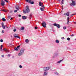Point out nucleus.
Segmentation results:
<instances>
[{"instance_id":"obj_1","label":"nucleus","mask_w":76,"mask_h":76,"mask_svg":"<svg viewBox=\"0 0 76 76\" xmlns=\"http://www.w3.org/2000/svg\"><path fill=\"white\" fill-rule=\"evenodd\" d=\"M24 51H25V49L23 48L21 49L18 54V56H21L23 54Z\"/></svg>"},{"instance_id":"obj_2","label":"nucleus","mask_w":76,"mask_h":76,"mask_svg":"<svg viewBox=\"0 0 76 76\" xmlns=\"http://www.w3.org/2000/svg\"><path fill=\"white\" fill-rule=\"evenodd\" d=\"M58 56V53H55L53 54L52 57L53 58H54L56 57H57Z\"/></svg>"},{"instance_id":"obj_3","label":"nucleus","mask_w":76,"mask_h":76,"mask_svg":"<svg viewBox=\"0 0 76 76\" xmlns=\"http://www.w3.org/2000/svg\"><path fill=\"white\" fill-rule=\"evenodd\" d=\"M43 69L44 71H47L50 69V67H44Z\"/></svg>"},{"instance_id":"obj_4","label":"nucleus","mask_w":76,"mask_h":76,"mask_svg":"<svg viewBox=\"0 0 76 76\" xmlns=\"http://www.w3.org/2000/svg\"><path fill=\"white\" fill-rule=\"evenodd\" d=\"M72 3H71L70 4V6H75L76 5V2L72 0Z\"/></svg>"},{"instance_id":"obj_5","label":"nucleus","mask_w":76,"mask_h":76,"mask_svg":"<svg viewBox=\"0 0 76 76\" xmlns=\"http://www.w3.org/2000/svg\"><path fill=\"white\" fill-rule=\"evenodd\" d=\"M23 12L24 14H26L27 13H29L30 12V10H23Z\"/></svg>"},{"instance_id":"obj_6","label":"nucleus","mask_w":76,"mask_h":76,"mask_svg":"<svg viewBox=\"0 0 76 76\" xmlns=\"http://www.w3.org/2000/svg\"><path fill=\"white\" fill-rule=\"evenodd\" d=\"M53 26H56L58 28H60V26L59 24H56V23H54L53 24Z\"/></svg>"},{"instance_id":"obj_7","label":"nucleus","mask_w":76,"mask_h":76,"mask_svg":"<svg viewBox=\"0 0 76 76\" xmlns=\"http://www.w3.org/2000/svg\"><path fill=\"white\" fill-rule=\"evenodd\" d=\"M42 25L43 27H44V28H45L46 27V23H45V21H44L42 22Z\"/></svg>"},{"instance_id":"obj_8","label":"nucleus","mask_w":76,"mask_h":76,"mask_svg":"<svg viewBox=\"0 0 76 76\" xmlns=\"http://www.w3.org/2000/svg\"><path fill=\"white\" fill-rule=\"evenodd\" d=\"M20 47V45L18 46L16 48H14V50L15 51H18V50H19Z\"/></svg>"},{"instance_id":"obj_9","label":"nucleus","mask_w":76,"mask_h":76,"mask_svg":"<svg viewBox=\"0 0 76 76\" xmlns=\"http://www.w3.org/2000/svg\"><path fill=\"white\" fill-rule=\"evenodd\" d=\"M15 8L16 10H19L20 9L19 6L18 5H16L15 6Z\"/></svg>"},{"instance_id":"obj_10","label":"nucleus","mask_w":76,"mask_h":76,"mask_svg":"<svg viewBox=\"0 0 76 76\" xmlns=\"http://www.w3.org/2000/svg\"><path fill=\"white\" fill-rule=\"evenodd\" d=\"M30 4H34V1H31V0H28V1Z\"/></svg>"},{"instance_id":"obj_11","label":"nucleus","mask_w":76,"mask_h":76,"mask_svg":"<svg viewBox=\"0 0 76 76\" xmlns=\"http://www.w3.org/2000/svg\"><path fill=\"white\" fill-rule=\"evenodd\" d=\"M48 75V72L47 71H45L44 72L43 76H47Z\"/></svg>"},{"instance_id":"obj_12","label":"nucleus","mask_w":76,"mask_h":76,"mask_svg":"<svg viewBox=\"0 0 76 76\" xmlns=\"http://www.w3.org/2000/svg\"><path fill=\"white\" fill-rule=\"evenodd\" d=\"M70 13V12H67L66 13H65L64 14V15H65V16H69V14Z\"/></svg>"},{"instance_id":"obj_13","label":"nucleus","mask_w":76,"mask_h":76,"mask_svg":"<svg viewBox=\"0 0 76 76\" xmlns=\"http://www.w3.org/2000/svg\"><path fill=\"white\" fill-rule=\"evenodd\" d=\"M27 18L25 16H22V19H26V18Z\"/></svg>"},{"instance_id":"obj_14","label":"nucleus","mask_w":76,"mask_h":76,"mask_svg":"<svg viewBox=\"0 0 76 76\" xmlns=\"http://www.w3.org/2000/svg\"><path fill=\"white\" fill-rule=\"evenodd\" d=\"M63 61V60H60V61L57 62V64H60L61 63V62Z\"/></svg>"},{"instance_id":"obj_15","label":"nucleus","mask_w":76,"mask_h":76,"mask_svg":"<svg viewBox=\"0 0 76 76\" xmlns=\"http://www.w3.org/2000/svg\"><path fill=\"white\" fill-rule=\"evenodd\" d=\"M1 6H4L5 5V4H4V2H1Z\"/></svg>"},{"instance_id":"obj_16","label":"nucleus","mask_w":76,"mask_h":76,"mask_svg":"<svg viewBox=\"0 0 76 76\" xmlns=\"http://www.w3.org/2000/svg\"><path fill=\"white\" fill-rule=\"evenodd\" d=\"M59 42H59V40L58 39H56V43H57V44H58Z\"/></svg>"},{"instance_id":"obj_17","label":"nucleus","mask_w":76,"mask_h":76,"mask_svg":"<svg viewBox=\"0 0 76 76\" xmlns=\"http://www.w3.org/2000/svg\"><path fill=\"white\" fill-rule=\"evenodd\" d=\"M25 10H29V7L28 6H26V7Z\"/></svg>"},{"instance_id":"obj_18","label":"nucleus","mask_w":76,"mask_h":76,"mask_svg":"<svg viewBox=\"0 0 76 76\" xmlns=\"http://www.w3.org/2000/svg\"><path fill=\"white\" fill-rule=\"evenodd\" d=\"M14 38H19V39H20V37H19V36H18V35L14 36Z\"/></svg>"},{"instance_id":"obj_19","label":"nucleus","mask_w":76,"mask_h":76,"mask_svg":"<svg viewBox=\"0 0 76 76\" xmlns=\"http://www.w3.org/2000/svg\"><path fill=\"white\" fill-rule=\"evenodd\" d=\"M25 42L26 43H28L29 42V40L28 39H26L25 40Z\"/></svg>"},{"instance_id":"obj_20","label":"nucleus","mask_w":76,"mask_h":76,"mask_svg":"<svg viewBox=\"0 0 76 76\" xmlns=\"http://www.w3.org/2000/svg\"><path fill=\"white\" fill-rule=\"evenodd\" d=\"M39 6H42V3H41V2H39Z\"/></svg>"},{"instance_id":"obj_21","label":"nucleus","mask_w":76,"mask_h":76,"mask_svg":"<svg viewBox=\"0 0 76 76\" xmlns=\"http://www.w3.org/2000/svg\"><path fill=\"white\" fill-rule=\"evenodd\" d=\"M2 47H3V45H1V46L0 50L1 51H3Z\"/></svg>"},{"instance_id":"obj_22","label":"nucleus","mask_w":76,"mask_h":76,"mask_svg":"<svg viewBox=\"0 0 76 76\" xmlns=\"http://www.w3.org/2000/svg\"><path fill=\"white\" fill-rule=\"evenodd\" d=\"M24 28H25L23 27L21 28L20 29L21 30L23 31V30Z\"/></svg>"},{"instance_id":"obj_23","label":"nucleus","mask_w":76,"mask_h":76,"mask_svg":"<svg viewBox=\"0 0 76 76\" xmlns=\"http://www.w3.org/2000/svg\"><path fill=\"white\" fill-rule=\"evenodd\" d=\"M2 20L4 22H5V21H6V19L4 18H2Z\"/></svg>"},{"instance_id":"obj_24","label":"nucleus","mask_w":76,"mask_h":76,"mask_svg":"<svg viewBox=\"0 0 76 76\" xmlns=\"http://www.w3.org/2000/svg\"><path fill=\"white\" fill-rule=\"evenodd\" d=\"M1 11H3V12H7V10H1Z\"/></svg>"},{"instance_id":"obj_25","label":"nucleus","mask_w":76,"mask_h":76,"mask_svg":"<svg viewBox=\"0 0 76 76\" xmlns=\"http://www.w3.org/2000/svg\"><path fill=\"white\" fill-rule=\"evenodd\" d=\"M64 0H62L61 1V4H64Z\"/></svg>"},{"instance_id":"obj_26","label":"nucleus","mask_w":76,"mask_h":76,"mask_svg":"<svg viewBox=\"0 0 76 76\" xmlns=\"http://www.w3.org/2000/svg\"><path fill=\"white\" fill-rule=\"evenodd\" d=\"M19 67L20 68V69H22V68L23 67H22V65H20L19 66Z\"/></svg>"},{"instance_id":"obj_27","label":"nucleus","mask_w":76,"mask_h":76,"mask_svg":"<svg viewBox=\"0 0 76 76\" xmlns=\"http://www.w3.org/2000/svg\"><path fill=\"white\" fill-rule=\"evenodd\" d=\"M67 39L68 41H70V39L69 37L67 38Z\"/></svg>"},{"instance_id":"obj_28","label":"nucleus","mask_w":76,"mask_h":76,"mask_svg":"<svg viewBox=\"0 0 76 76\" xmlns=\"http://www.w3.org/2000/svg\"><path fill=\"white\" fill-rule=\"evenodd\" d=\"M6 52L7 53H9V50H8L7 49V50H6Z\"/></svg>"},{"instance_id":"obj_29","label":"nucleus","mask_w":76,"mask_h":76,"mask_svg":"<svg viewBox=\"0 0 76 76\" xmlns=\"http://www.w3.org/2000/svg\"><path fill=\"white\" fill-rule=\"evenodd\" d=\"M2 27L3 28V29H5V26H2Z\"/></svg>"},{"instance_id":"obj_30","label":"nucleus","mask_w":76,"mask_h":76,"mask_svg":"<svg viewBox=\"0 0 76 76\" xmlns=\"http://www.w3.org/2000/svg\"><path fill=\"white\" fill-rule=\"evenodd\" d=\"M18 34H14V36H18Z\"/></svg>"},{"instance_id":"obj_31","label":"nucleus","mask_w":76,"mask_h":76,"mask_svg":"<svg viewBox=\"0 0 76 76\" xmlns=\"http://www.w3.org/2000/svg\"><path fill=\"white\" fill-rule=\"evenodd\" d=\"M35 57H38V55L35 54Z\"/></svg>"},{"instance_id":"obj_32","label":"nucleus","mask_w":76,"mask_h":76,"mask_svg":"<svg viewBox=\"0 0 76 76\" xmlns=\"http://www.w3.org/2000/svg\"><path fill=\"white\" fill-rule=\"evenodd\" d=\"M55 75H58V73L57 72H55Z\"/></svg>"},{"instance_id":"obj_33","label":"nucleus","mask_w":76,"mask_h":76,"mask_svg":"<svg viewBox=\"0 0 76 76\" xmlns=\"http://www.w3.org/2000/svg\"><path fill=\"white\" fill-rule=\"evenodd\" d=\"M0 42H3V40L2 39H1L0 40Z\"/></svg>"},{"instance_id":"obj_34","label":"nucleus","mask_w":76,"mask_h":76,"mask_svg":"<svg viewBox=\"0 0 76 76\" xmlns=\"http://www.w3.org/2000/svg\"><path fill=\"white\" fill-rule=\"evenodd\" d=\"M4 1H6L7 3H8L9 1H7V0H4Z\"/></svg>"},{"instance_id":"obj_35","label":"nucleus","mask_w":76,"mask_h":76,"mask_svg":"<svg viewBox=\"0 0 76 76\" xmlns=\"http://www.w3.org/2000/svg\"><path fill=\"white\" fill-rule=\"evenodd\" d=\"M7 49H6V48H4L3 49V51H6V50Z\"/></svg>"},{"instance_id":"obj_36","label":"nucleus","mask_w":76,"mask_h":76,"mask_svg":"<svg viewBox=\"0 0 76 76\" xmlns=\"http://www.w3.org/2000/svg\"><path fill=\"white\" fill-rule=\"evenodd\" d=\"M14 32H16V29L15 28L14 29V30H13Z\"/></svg>"},{"instance_id":"obj_37","label":"nucleus","mask_w":76,"mask_h":76,"mask_svg":"<svg viewBox=\"0 0 76 76\" xmlns=\"http://www.w3.org/2000/svg\"><path fill=\"white\" fill-rule=\"evenodd\" d=\"M18 11L17 10H15L14 11V13H16V12H17Z\"/></svg>"},{"instance_id":"obj_38","label":"nucleus","mask_w":76,"mask_h":76,"mask_svg":"<svg viewBox=\"0 0 76 76\" xmlns=\"http://www.w3.org/2000/svg\"><path fill=\"white\" fill-rule=\"evenodd\" d=\"M10 13H12L13 12V11L11 10L9 11Z\"/></svg>"},{"instance_id":"obj_39","label":"nucleus","mask_w":76,"mask_h":76,"mask_svg":"<svg viewBox=\"0 0 76 76\" xmlns=\"http://www.w3.org/2000/svg\"><path fill=\"white\" fill-rule=\"evenodd\" d=\"M69 20H67V24H69Z\"/></svg>"},{"instance_id":"obj_40","label":"nucleus","mask_w":76,"mask_h":76,"mask_svg":"<svg viewBox=\"0 0 76 76\" xmlns=\"http://www.w3.org/2000/svg\"><path fill=\"white\" fill-rule=\"evenodd\" d=\"M41 7H42V8L43 9H44V5H42V6H41Z\"/></svg>"},{"instance_id":"obj_41","label":"nucleus","mask_w":76,"mask_h":76,"mask_svg":"<svg viewBox=\"0 0 76 76\" xmlns=\"http://www.w3.org/2000/svg\"><path fill=\"white\" fill-rule=\"evenodd\" d=\"M61 39H64V37H61Z\"/></svg>"},{"instance_id":"obj_42","label":"nucleus","mask_w":76,"mask_h":76,"mask_svg":"<svg viewBox=\"0 0 76 76\" xmlns=\"http://www.w3.org/2000/svg\"><path fill=\"white\" fill-rule=\"evenodd\" d=\"M1 25H2V26H4V23H1Z\"/></svg>"},{"instance_id":"obj_43","label":"nucleus","mask_w":76,"mask_h":76,"mask_svg":"<svg viewBox=\"0 0 76 76\" xmlns=\"http://www.w3.org/2000/svg\"><path fill=\"white\" fill-rule=\"evenodd\" d=\"M64 29H66V27H64Z\"/></svg>"},{"instance_id":"obj_44","label":"nucleus","mask_w":76,"mask_h":76,"mask_svg":"<svg viewBox=\"0 0 76 76\" xmlns=\"http://www.w3.org/2000/svg\"><path fill=\"white\" fill-rule=\"evenodd\" d=\"M40 10H44V9H43V8H40Z\"/></svg>"},{"instance_id":"obj_45","label":"nucleus","mask_w":76,"mask_h":76,"mask_svg":"<svg viewBox=\"0 0 76 76\" xmlns=\"http://www.w3.org/2000/svg\"><path fill=\"white\" fill-rule=\"evenodd\" d=\"M26 2H28V1H29V0H26Z\"/></svg>"},{"instance_id":"obj_46","label":"nucleus","mask_w":76,"mask_h":76,"mask_svg":"<svg viewBox=\"0 0 76 76\" xmlns=\"http://www.w3.org/2000/svg\"><path fill=\"white\" fill-rule=\"evenodd\" d=\"M8 57H10V54H8Z\"/></svg>"},{"instance_id":"obj_47","label":"nucleus","mask_w":76,"mask_h":76,"mask_svg":"<svg viewBox=\"0 0 76 76\" xmlns=\"http://www.w3.org/2000/svg\"><path fill=\"white\" fill-rule=\"evenodd\" d=\"M37 27H35V29H37Z\"/></svg>"},{"instance_id":"obj_48","label":"nucleus","mask_w":76,"mask_h":76,"mask_svg":"<svg viewBox=\"0 0 76 76\" xmlns=\"http://www.w3.org/2000/svg\"><path fill=\"white\" fill-rule=\"evenodd\" d=\"M1 32L2 33H4V31L2 30Z\"/></svg>"},{"instance_id":"obj_49","label":"nucleus","mask_w":76,"mask_h":76,"mask_svg":"<svg viewBox=\"0 0 76 76\" xmlns=\"http://www.w3.org/2000/svg\"><path fill=\"white\" fill-rule=\"evenodd\" d=\"M18 16H19V17H20L21 16V15H18Z\"/></svg>"},{"instance_id":"obj_50","label":"nucleus","mask_w":76,"mask_h":76,"mask_svg":"<svg viewBox=\"0 0 76 76\" xmlns=\"http://www.w3.org/2000/svg\"><path fill=\"white\" fill-rule=\"evenodd\" d=\"M30 17H32V15L30 14Z\"/></svg>"},{"instance_id":"obj_51","label":"nucleus","mask_w":76,"mask_h":76,"mask_svg":"<svg viewBox=\"0 0 76 76\" xmlns=\"http://www.w3.org/2000/svg\"><path fill=\"white\" fill-rule=\"evenodd\" d=\"M72 37H73V36H74V34H72V35H71Z\"/></svg>"},{"instance_id":"obj_52","label":"nucleus","mask_w":76,"mask_h":76,"mask_svg":"<svg viewBox=\"0 0 76 76\" xmlns=\"http://www.w3.org/2000/svg\"><path fill=\"white\" fill-rule=\"evenodd\" d=\"M69 17L67 18V20H69Z\"/></svg>"},{"instance_id":"obj_53","label":"nucleus","mask_w":76,"mask_h":76,"mask_svg":"<svg viewBox=\"0 0 76 76\" xmlns=\"http://www.w3.org/2000/svg\"><path fill=\"white\" fill-rule=\"evenodd\" d=\"M1 56L2 57H4V55H2Z\"/></svg>"},{"instance_id":"obj_54","label":"nucleus","mask_w":76,"mask_h":76,"mask_svg":"<svg viewBox=\"0 0 76 76\" xmlns=\"http://www.w3.org/2000/svg\"><path fill=\"white\" fill-rule=\"evenodd\" d=\"M41 10V11H42V12H43V11H44V10Z\"/></svg>"},{"instance_id":"obj_55","label":"nucleus","mask_w":76,"mask_h":76,"mask_svg":"<svg viewBox=\"0 0 76 76\" xmlns=\"http://www.w3.org/2000/svg\"><path fill=\"white\" fill-rule=\"evenodd\" d=\"M10 45H12V43L10 44Z\"/></svg>"},{"instance_id":"obj_56","label":"nucleus","mask_w":76,"mask_h":76,"mask_svg":"<svg viewBox=\"0 0 76 76\" xmlns=\"http://www.w3.org/2000/svg\"><path fill=\"white\" fill-rule=\"evenodd\" d=\"M75 15V14H72V15H71V16H73V15Z\"/></svg>"},{"instance_id":"obj_57","label":"nucleus","mask_w":76,"mask_h":76,"mask_svg":"<svg viewBox=\"0 0 76 76\" xmlns=\"http://www.w3.org/2000/svg\"><path fill=\"white\" fill-rule=\"evenodd\" d=\"M12 19H13V18H11L10 19V20H12Z\"/></svg>"},{"instance_id":"obj_58","label":"nucleus","mask_w":76,"mask_h":76,"mask_svg":"<svg viewBox=\"0 0 76 76\" xmlns=\"http://www.w3.org/2000/svg\"><path fill=\"white\" fill-rule=\"evenodd\" d=\"M30 17V19H31V18H32V17Z\"/></svg>"},{"instance_id":"obj_59","label":"nucleus","mask_w":76,"mask_h":76,"mask_svg":"<svg viewBox=\"0 0 76 76\" xmlns=\"http://www.w3.org/2000/svg\"><path fill=\"white\" fill-rule=\"evenodd\" d=\"M75 23L76 24V22H75Z\"/></svg>"},{"instance_id":"obj_60","label":"nucleus","mask_w":76,"mask_h":76,"mask_svg":"<svg viewBox=\"0 0 76 76\" xmlns=\"http://www.w3.org/2000/svg\"><path fill=\"white\" fill-rule=\"evenodd\" d=\"M3 10H6L5 9H3Z\"/></svg>"},{"instance_id":"obj_61","label":"nucleus","mask_w":76,"mask_h":76,"mask_svg":"<svg viewBox=\"0 0 76 76\" xmlns=\"http://www.w3.org/2000/svg\"><path fill=\"white\" fill-rule=\"evenodd\" d=\"M3 1V2H4L3 1V0L2 1Z\"/></svg>"},{"instance_id":"obj_62","label":"nucleus","mask_w":76,"mask_h":76,"mask_svg":"<svg viewBox=\"0 0 76 76\" xmlns=\"http://www.w3.org/2000/svg\"><path fill=\"white\" fill-rule=\"evenodd\" d=\"M58 0V1H60V0Z\"/></svg>"},{"instance_id":"obj_63","label":"nucleus","mask_w":76,"mask_h":76,"mask_svg":"<svg viewBox=\"0 0 76 76\" xmlns=\"http://www.w3.org/2000/svg\"><path fill=\"white\" fill-rule=\"evenodd\" d=\"M75 41H76V38L75 39Z\"/></svg>"},{"instance_id":"obj_64","label":"nucleus","mask_w":76,"mask_h":76,"mask_svg":"<svg viewBox=\"0 0 76 76\" xmlns=\"http://www.w3.org/2000/svg\"><path fill=\"white\" fill-rule=\"evenodd\" d=\"M7 28H8V27H7Z\"/></svg>"}]
</instances>
